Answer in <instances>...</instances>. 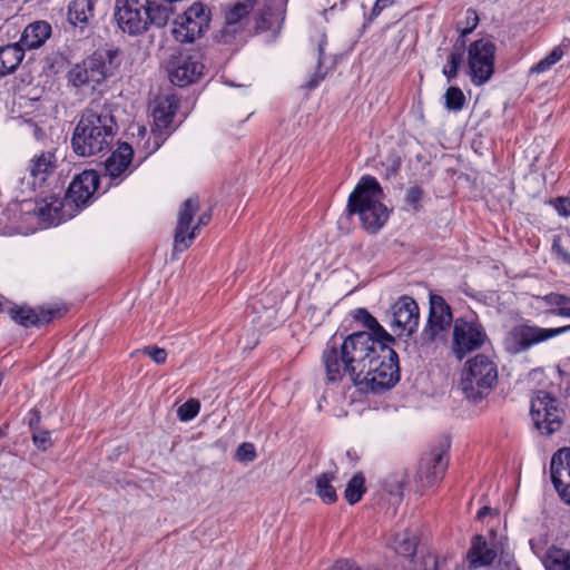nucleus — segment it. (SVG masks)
Returning <instances> with one entry per match:
<instances>
[{
    "mask_svg": "<svg viewBox=\"0 0 570 570\" xmlns=\"http://www.w3.org/2000/svg\"><path fill=\"white\" fill-rule=\"evenodd\" d=\"M23 57L24 49L19 42L0 47V76L13 72Z\"/></svg>",
    "mask_w": 570,
    "mask_h": 570,
    "instance_id": "nucleus-28",
    "label": "nucleus"
},
{
    "mask_svg": "<svg viewBox=\"0 0 570 570\" xmlns=\"http://www.w3.org/2000/svg\"><path fill=\"white\" fill-rule=\"evenodd\" d=\"M324 78H325V72H323V71H321V69H318L314 73V76L307 81L306 87L308 89H314L321 83V81L324 80Z\"/></svg>",
    "mask_w": 570,
    "mask_h": 570,
    "instance_id": "nucleus-48",
    "label": "nucleus"
},
{
    "mask_svg": "<svg viewBox=\"0 0 570 570\" xmlns=\"http://www.w3.org/2000/svg\"><path fill=\"white\" fill-rule=\"evenodd\" d=\"M394 2L395 0H376L372 8L370 18H376L384 9L393 6Z\"/></svg>",
    "mask_w": 570,
    "mask_h": 570,
    "instance_id": "nucleus-46",
    "label": "nucleus"
},
{
    "mask_svg": "<svg viewBox=\"0 0 570 570\" xmlns=\"http://www.w3.org/2000/svg\"><path fill=\"white\" fill-rule=\"evenodd\" d=\"M479 18L475 11L469 10L468 11V23L469 27L464 28L461 32V37L465 36L466 33L471 32L478 24Z\"/></svg>",
    "mask_w": 570,
    "mask_h": 570,
    "instance_id": "nucleus-47",
    "label": "nucleus"
},
{
    "mask_svg": "<svg viewBox=\"0 0 570 570\" xmlns=\"http://www.w3.org/2000/svg\"><path fill=\"white\" fill-rule=\"evenodd\" d=\"M199 210L197 197L187 198L177 213V226L174 236V252L186 250L198 233V226H193L195 214Z\"/></svg>",
    "mask_w": 570,
    "mask_h": 570,
    "instance_id": "nucleus-15",
    "label": "nucleus"
},
{
    "mask_svg": "<svg viewBox=\"0 0 570 570\" xmlns=\"http://www.w3.org/2000/svg\"><path fill=\"white\" fill-rule=\"evenodd\" d=\"M551 480L560 499L570 504V448L553 454L550 464Z\"/></svg>",
    "mask_w": 570,
    "mask_h": 570,
    "instance_id": "nucleus-22",
    "label": "nucleus"
},
{
    "mask_svg": "<svg viewBox=\"0 0 570 570\" xmlns=\"http://www.w3.org/2000/svg\"><path fill=\"white\" fill-rule=\"evenodd\" d=\"M404 485V478L396 476L393 480H386L384 483L385 490L392 495H401Z\"/></svg>",
    "mask_w": 570,
    "mask_h": 570,
    "instance_id": "nucleus-42",
    "label": "nucleus"
},
{
    "mask_svg": "<svg viewBox=\"0 0 570 570\" xmlns=\"http://www.w3.org/2000/svg\"><path fill=\"white\" fill-rule=\"evenodd\" d=\"M256 0H238L226 6L224 10V27L222 35L229 41L240 33L249 22V14L254 10Z\"/></svg>",
    "mask_w": 570,
    "mask_h": 570,
    "instance_id": "nucleus-18",
    "label": "nucleus"
},
{
    "mask_svg": "<svg viewBox=\"0 0 570 570\" xmlns=\"http://www.w3.org/2000/svg\"><path fill=\"white\" fill-rule=\"evenodd\" d=\"M393 318H392V328L397 330V335H406L410 336L415 332L419 325V306L416 302L409 297L402 296L399 301L393 305Z\"/></svg>",
    "mask_w": 570,
    "mask_h": 570,
    "instance_id": "nucleus-20",
    "label": "nucleus"
},
{
    "mask_svg": "<svg viewBox=\"0 0 570 570\" xmlns=\"http://www.w3.org/2000/svg\"><path fill=\"white\" fill-rule=\"evenodd\" d=\"M497 557L498 551L494 547L490 546L482 535L478 534L471 541L465 560L469 569H478L491 566Z\"/></svg>",
    "mask_w": 570,
    "mask_h": 570,
    "instance_id": "nucleus-25",
    "label": "nucleus"
},
{
    "mask_svg": "<svg viewBox=\"0 0 570 570\" xmlns=\"http://www.w3.org/2000/svg\"><path fill=\"white\" fill-rule=\"evenodd\" d=\"M177 107V99L174 96L159 97L155 101L153 109L154 127L151 130L154 140L153 145H150L149 139L147 140L145 146L147 154L155 153L165 141L167 137L166 130L173 121Z\"/></svg>",
    "mask_w": 570,
    "mask_h": 570,
    "instance_id": "nucleus-14",
    "label": "nucleus"
},
{
    "mask_svg": "<svg viewBox=\"0 0 570 570\" xmlns=\"http://www.w3.org/2000/svg\"><path fill=\"white\" fill-rule=\"evenodd\" d=\"M491 509L489 507H483L478 512V519H483L487 514H489Z\"/></svg>",
    "mask_w": 570,
    "mask_h": 570,
    "instance_id": "nucleus-51",
    "label": "nucleus"
},
{
    "mask_svg": "<svg viewBox=\"0 0 570 570\" xmlns=\"http://www.w3.org/2000/svg\"><path fill=\"white\" fill-rule=\"evenodd\" d=\"M553 247L557 249L558 254L562 257V259L567 264H570V254L563 250L557 243L553 245Z\"/></svg>",
    "mask_w": 570,
    "mask_h": 570,
    "instance_id": "nucleus-49",
    "label": "nucleus"
},
{
    "mask_svg": "<svg viewBox=\"0 0 570 570\" xmlns=\"http://www.w3.org/2000/svg\"><path fill=\"white\" fill-rule=\"evenodd\" d=\"M204 66L196 56L179 52L173 56L168 62L170 81L179 87L187 86L198 80Z\"/></svg>",
    "mask_w": 570,
    "mask_h": 570,
    "instance_id": "nucleus-16",
    "label": "nucleus"
},
{
    "mask_svg": "<svg viewBox=\"0 0 570 570\" xmlns=\"http://www.w3.org/2000/svg\"><path fill=\"white\" fill-rule=\"evenodd\" d=\"M33 442L39 450L45 451L48 446L51 445L50 432L41 431L33 434Z\"/></svg>",
    "mask_w": 570,
    "mask_h": 570,
    "instance_id": "nucleus-43",
    "label": "nucleus"
},
{
    "mask_svg": "<svg viewBox=\"0 0 570 570\" xmlns=\"http://www.w3.org/2000/svg\"><path fill=\"white\" fill-rule=\"evenodd\" d=\"M99 175L95 170H85L70 183L66 198L75 206L76 214L85 207L98 189Z\"/></svg>",
    "mask_w": 570,
    "mask_h": 570,
    "instance_id": "nucleus-19",
    "label": "nucleus"
},
{
    "mask_svg": "<svg viewBox=\"0 0 570 570\" xmlns=\"http://www.w3.org/2000/svg\"><path fill=\"white\" fill-rule=\"evenodd\" d=\"M119 65L117 51L95 52L68 71V81L76 88L94 91L115 73Z\"/></svg>",
    "mask_w": 570,
    "mask_h": 570,
    "instance_id": "nucleus-5",
    "label": "nucleus"
},
{
    "mask_svg": "<svg viewBox=\"0 0 570 570\" xmlns=\"http://www.w3.org/2000/svg\"><path fill=\"white\" fill-rule=\"evenodd\" d=\"M562 50L559 47H554L546 58L541 59L538 63L531 67L530 72L542 73L548 71L562 58Z\"/></svg>",
    "mask_w": 570,
    "mask_h": 570,
    "instance_id": "nucleus-37",
    "label": "nucleus"
},
{
    "mask_svg": "<svg viewBox=\"0 0 570 570\" xmlns=\"http://www.w3.org/2000/svg\"><path fill=\"white\" fill-rule=\"evenodd\" d=\"M94 0H72L68 6V20L83 29L94 18Z\"/></svg>",
    "mask_w": 570,
    "mask_h": 570,
    "instance_id": "nucleus-27",
    "label": "nucleus"
},
{
    "mask_svg": "<svg viewBox=\"0 0 570 570\" xmlns=\"http://www.w3.org/2000/svg\"><path fill=\"white\" fill-rule=\"evenodd\" d=\"M51 35V27L46 21H36L26 27L19 43L24 48L33 49L42 46Z\"/></svg>",
    "mask_w": 570,
    "mask_h": 570,
    "instance_id": "nucleus-26",
    "label": "nucleus"
},
{
    "mask_svg": "<svg viewBox=\"0 0 570 570\" xmlns=\"http://www.w3.org/2000/svg\"><path fill=\"white\" fill-rule=\"evenodd\" d=\"M132 147L121 144L106 160L104 178L109 179V185H119L131 174Z\"/></svg>",
    "mask_w": 570,
    "mask_h": 570,
    "instance_id": "nucleus-21",
    "label": "nucleus"
},
{
    "mask_svg": "<svg viewBox=\"0 0 570 570\" xmlns=\"http://www.w3.org/2000/svg\"><path fill=\"white\" fill-rule=\"evenodd\" d=\"M546 570H570V551L550 548L543 559Z\"/></svg>",
    "mask_w": 570,
    "mask_h": 570,
    "instance_id": "nucleus-31",
    "label": "nucleus"
},
{
    "mask_svg": "<svg viewBox=\"0 0 570 570\" xmlns=\"http://www.w3.org/2000/svg\"><path fill=\"white\" fill-rule=\"evenodd\" d=\"M448 461L440 451L424 455L417 471V482L421 488H429L439 482L445 472Z\"/></svg>",
    "mask_w": 570,
    "mask_h": 570,
    "instance_id": "nucleus-24",
    "label": "nucleus"
},
{
    "mask_svg": "<svg viewBox=\"0 0 570 570\" xmlns=\"http://www.w3.org/2000/svg\"><path fill=\"white\" fill-rule=\"evenodd\" d=\"M235 458L239 462H253L256 459L255 446L252 443H242L236 450Z\"/></svg>",
    "mask_w": 570,
    "mask_h": 570,
    "instance_id": "nucleus-40",
    "label": "nucleus"
},
{
    "mask_svg": "<svg viewBox=\"0 0 570 570\" xmlns=\"http://www.w3.org/2000/svg\"><path fill=\"white\" fill-rule=\"evenodd\" d=\"M141 352L148 355L156 364H164L167 358V352L158 346H147Z\"/></svg>",
    "mask_w": 570,
    "mask_h": 570,
    "instance_id": "nucleus-41",
    "label": "nucleus"
},
{
    "mask_svg": "<svg viewBox=\"0 0 570 570\" xmlns=\"http://www.w3.org/2000/svg\"><path fill=\"white\" fill-rule=\"evenodd\" d=\"M495 46L487 39L473 42L469 48V69L472 82L481 86L488 82L494 70Z\"/></svg>",
    "mask_w": 570,
    "mask_h": 570,
    "instance_id": "nucleus-13",
    "label": "nucleus"
},
{
    "mask_svg": "<svg viewBox=\"0 0 570 570\" xmlns=\"http://www.w3.org/2000/svg\"><path fill=\"white\" fill-rule=\"evenodd\" d=\"M410 570H439L438 556L430 551H421L415 560H411Z\"/></svg>",
    "mask_w": 570,
    "mask_h": 570,
    "instance_id": "nucleus-36",
    "label": "nucleus"
},
{
    "mask_svg": "<svg viewBox=\"0 0 570 570\" xmlns=\"http://www.w3.org/2000/svg\"><path fill=\"white\" fill-rule=\"evenodd\" d=\"M543 301L547 305L552 307L550 309L551 314L570 318V297L562 294L551 293L546 295Z\"/></svg>",
    "mask_w": 570,
    "mask_h": 570,
    "instance_id": "nucleus-34",
    "label": "nucleus"
},
{
    "mask_svg": "<svg viewBox=\"0 0 570 570\" xmlns=\"http://www.w3.org/2000/svg\"><path fill=\"white\" fill-rule=\"evenodd\" d=\"M318 65L322 63V56H323V43L321 42L320 46H318Z\"/></svg>",
    "mask_w": 570,
    "mask_h": 570,
    "instance_id": "nucleus-52",
    "label": "nucleus"
},
{
    "mask_svg": "<svg viewBox=\"0 0 570 570\" xmlns=\"http://www.w3.org/2000/svg\"><path fill=\"white\" fill-rule=\"evenodd\" d=\"M553 206L559 215L564 217L570 216V198L559 197L553 202Z\"/></svg>",
    "mask_w": 570,
    "mask_h": 570,
    "instance_id": "nucleus-44",
    "label": "nucleus"
},
{
    "mask_svg": "<svg viewBox=\"0 0 570 570\" xmlns=\"http://www.w3.org/2000/svg\"><path fill=\"white\" fill-rule=\"evenodd\" d=\"M497 382V364L489 356L478 354L465 363L460 389L469 400L476 402L488 395Z\"/></svg>",
    "mask_w": 570,
    "mask_h": 570,
    "instance_id": "nucleus-6",
    "label": "nucleus"
},
{
    "mask_svg": "<svg viewBox=\"0 0 570 570\" xmlns=\"http://www.w3.org/2000/svg\"><path fill=\"white\" fill-rule=\"evenodd\" d=\"M33 213L50 225H59L76 216L75 206L70 199L50 195L36 203Z\"/></svg>",
    "mask_w": 570,
    "mask_h": 570,
    "instance_id": "nucleus-17",
    "label": "nucleus"
},
{
    "mask_svg": "<svg viewBox=\"0 0 570 570\" xmlns=\"http://www.w3.org/2000/svg\"><path fill=\"white\" fill-rule=\"evenodd\" d=\"M530 415L540 433L550 435L561 428L563 410L550 393L538 391L531 399Z\"/></svg>",
    "mask_w": 570,
    "mask_h": 570,
    "instance_id": "nucleus-8",
    "label": "nucleus"
},
{
    "mask_svg": "<svg viewBox=\"0 0 570 570\" xmlns=\"http://www.w3.org/2000/svg\"><path fill=\"white\" fill-rule=\"evenodd\" d=\"M364 483L365 479L361 473L355 474L347 482L346 489L344 491V497L350 504H355L362 499V495L365 492Z\"/></svg>",
    "mask_w": 570,
    "mask_h": 570,
    "instance_id": "nucleus-35",
    "label": "nucleus"
},
{
    "mask_svg": "<svg viewBox=\"0 0 570 570\" xmlns=\"http://www.w3.org/2000/svg\"><path fill=\"white\" fill-rule=\"evenodd\" d=\"M199 402L197 400L190 399L178 407L177 415L180 421L188 422L199 413Z\"/></svg>",
    "mask_w": 570,
    "mask_h": 570,
    "instance_id": "nucleus-39",
    "label": "nucleus"
},
{
    "mask_svg": "<svg viewBox=\"0 0 570 570\" xmlns=\"http://www.w3.org/2000/svg\"><path fill=\"white\" fill-rule=\"evenodd\" d=\"M209 220H210V214L204 213L199 216L198 222L195 226H198V229H199L200 226L207 225Z\"/></svg>",
    "mask_w": 570,
    "mask_h": 570,
    "instance_id": "nucleus-50",
    "label": "nucleus"
},
{
    "mask_svg": "<svg viewBox=\"0 0 570 570\" xmlns=\"http://www.w3.org/2000/svg\"><path fill=\"white\" fill-rule=\"evenodd\" d=\"M171 10L153 0H116L115 18L118 27L128 35H140L150 24L163 27L167 23Z\"/></svg>",
    "mask_w": 570,
    "mask_h": 570,
    "instance_id": "nucleus-4",
    "label": "nucleus"
},
{
    "mask_svg": "<svg viewBox=\"0 0 570 570\" xmlns=\"http://www.w3.org/2000/svg\"><path fill=\"white\" fill-rule=\"evenodd\" d=\"M6 312L10 315L11 320L24 327L47 324L56 315L60 314L59 308H31L26 305H13L6 308Z\"/></svg>",
    "mask_w": 570,
    "mask_h": 570,
    "instance_id": "nucleus-23",
    "label": "nucleus"
},
{
    "mask_svg": "<svg viewBox=\"0 0 570 570\" xmlns=\"http://www.w3.org/2000/svg\"><path fill=\"white\" fill-rule=\"evenodd\" d=\"M416 544V535L410 530H404L402 533L394 535L391 547L397 554L412 557L415 552Z\"/></svg>",
    "mask_w": 570,
    "mask_h": 570,
    "instance_id": "nucleus-32",
    "label": "nucleus"
},
{
    "mask_svg": "<svg viewBox=\"0 0 570 570\" xmlns=\"http://www.w3.org/2000/svg\"><path fill=\"white\" fill-rule=\"evenodd\" d=\"M488 340L483 325L476 318L458 317L453 322L452 352L462 360L466 354L481 348Z\"/></svg>",
    "mask_w": 570,
    "mask_h": 570,
    "instance_id": "nucleus-10",
    "label": "nucleus"
},
{
    "mask_svg": "<svg viewBox=\"0 0 570 570\" xmlns=\"http://www.w3.org/2000/svg\"><path fill=\"white\" fill-rule=\"evenodd\" d=\"M209 21V10L203 3L195 2L174 20L171 35L180 43L194 42L208 29Z\"/></svg>",
    "mask_w": 570,
    "mask_h": 570,
    "instance_id": "nucleus-9",
    "label": "nucleus"
},
{
    "mask_svg": "<svg viewBox=\"0 0 570 570\" xmlns=\"http://www.w3.org/2000/svg\"><path fill=\"white\" fill-rule=\"evenodd\" d=\"M464 47L465 43L463 39L458 40L453 46V49L450 55V63L443 68V75L449 80L453 79L458 73V69L463 61Z\"/></svg>",
    "mask_w": 570,
    "mask_h": 570,
    "instance_id": "nucleus-33",
    "label": "nucleus"
},
{
    "mask_svg": "<svg viewBox=\"0 0 570 570\" xmlns=\"http://www.w3.org/2000/svg\"><path fill=\"white\" fill-rule=\"evenodd\" d=\"M353 318L361 324H363L367 330H370V334L373 336L387 341L394 342V338L384 330L383 326L373 317L365 308H356L353 312Z\"/></svg>",
    "mask_w": 570,
    "mask_h": 570,
    "instance_id": "nucleus-29",
    "label": "nucleus"
},
{
    "mask_svg": "<svg viewBox=\"0 0 570 570\" xmlns=\"http://www.w3.org/2000/svg\"><path fill=\"white\" fill-rule=\"evenodd\" d=\"M335 480L336 476L333 472H325L315 478L316 494L324 503L331 504L337 500L336 490L333 485Z\"/></svg>",
    "mask_w": 570,
    "mask_h": 570,
    "instance_id": "nucleus-30",
    "label": "nucleus"
},
{
    "mask_svg": "<svg viewBox=\"0 0 570 570\" xmlns=\"http://www.w3.org/2000/svg\"><path fill=\"white\" fill-rule=\"evenodd\" d=\"M57 167L58 158L55 150H41L35 154L19 179L21 193H31L41 188Z\"/></svg>",
    "mask_w": 570,
    "mask_h": 570,
    "instance_id": "nucleus-11",
    "label": "nucleus"
},
{
    "mask_svg": "<svg viewBox=\"0 0 570 570\" xmlns=\"http://www.w3.org/2000/svg\"><path fill=\"white\" fill-rule=\"evenodd\" d=\"M453 322L450 305L440 295H431L428 323L422 331L424 343L443 341Z\"/></svg>",
    "mask_w": 570,
    "mask_h": 570,
    "instance_id": "nucleus-12",
    "label": "nucleus"
},
{
    "mask_svg": "<svg viewBox=\"0 0 570 570\" xmlns=\"http://www.w3.org/2000/svg\"><path fill=\"white\" fill-rule=\"evenodd\" d=\"M116 121L107 108H87L76 126L71 145L75 153L90 157L109 150L116 135Z\"/></svg>",
    "mask_w": 570,
    "mask_h": 570,
    "instance_id": "nucleus-2",
    "label": "nucleus"
},
{
    "mask_svg": "<svg viewBox=\"0 0 570 570\" xmlns=\"http://www.w3.org/2000/svg\"><path fill=\"white\" fill-rule=\"evenodd\" d=\"M383 191L376 178L364 176L348 197V210L357 214L362 226L375 233L386 223L389 210L382 203Z\"/></svg>",
    "mask_w": 570,
    "mask_h": 570,
    "instance_id": "nucleus-3",
    "label": "nucleus"
},
{
    "mask_svg": "<svg viewBox=\"0 0 570 570\" xmlns=\"http://www.w3.org/2000/svg\"><path fill=\"white\" fill-rule=\"evenodd\" d=\"M445 107L450 110H460L462 109L465 97L462 90L458 87H450L445 95Z\"/></svg>",
    "mask_w": 570,
    "mask_h": 570,
    "instance_id": "nucleus-38",
    "label": "nucleus"
},
{
    "mask_svg": "<svg viewBox=\"0 0 570 570\" xmlns=\"http://www.w3.org/2000/svg\"><path fill=\"white\" fill-rule=\"evenodd\" d=\"M568 332H570V324L554 328H544L529 324L518 325L508 332L504 338V348L510 354H519L533 345Z\"/></svg>",
    "mask_w": 570,
    "mask_h": 570,
    "instance_id": "nucleus-7",
    "label": "nucleus"
},
{
    "mask_svg": "<svg viewBox=\"0 0 570 570\" xmlns=\"http://www.w3.org/2000/svg\"><path fill=\"white\" fill-rule=\"evenodd\" d=\"M146 134H147V129L145 127L138 128V136L145 137Z\"/></svg>",
    "mask_w": 570,
    "mask_h": 570,
    "instance_id": "nucleus-53",
    "label": "nucleus"
},
{
    "mask_svg": "<svg viewBox=\"0 0 570 570\" xmlns=\"http://www.w3.org/2000/svg\"><path fill=\"white\" fill-rule=\"evenodd\" d=\"M368 332H355L341 343L334 337L323 352V363L330 382L347 376L361 390L380 392L400 380L399 357L390 346Z\"/></svg>",
    "mask_w": 570,
    "mask_h": 570,
    "instance_id": "nucleus-1",
    "label": "nucleus"
},
{
    "mask_svg": "<svg viewBox=\"0 0 570 570\" xmlns=\"http://www.w3.org/2000/svg\"><path fill=\"white\" fill-rule=\"evenodd\" d=\"M422 198V190L419 187H411L406 191V203L416 208Z\"/></svg>",
    "mask_w": 570,
    "mask_h": 570,
    "instance_id": "nucleus-45",
    "label": "nucleus"
}]
</instances>
